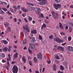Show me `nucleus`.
Instances as JSON below:
<instances>
[{
	"instance_id": "obj_60",
	"label": "nucleus",
	"mask_w": 73,
	"mask_h": 73,
	"mask_svg": "<svg viewBox=\"0 0 73 73\" xmlns=\"http://www.w3.org/2000/svg\"><path fill=\"white\" fill-rule=\"evenodd\" d=\"M44 70H45V68H43V70H42V72H44Z\"/></svg>"
},
{
	"instance_id": "obj_11",
	"label": "nucleus",
	"mask_w": 73,
	"mask_h": 73,
	"mask_svg": "<svg viewBox=\"0 0 73 73\" xmlns=\"http://www.w3.org/2000/svg\"><path fill=\"white\" fill-rule=\"evenodd\" d=\"M1 42H2V43H3L5 45H6V44H8V42L5 40H1Z\"/></svg>"
},
{
	"instance_id": "obj_6",
	"label": "nucleus",
	"mask_w": 73,
	"mask_h": 73,
	"mask_svg": "<svg viewBox=\"0 0 73 73\" xmlns=\"http://www.w3.org/2000/svg\"><path fill=\"white\" fill-rule=\"evenodd\" d=\"M35 10L37 14L40 15V9L36 7L35 8Z\"/></svg>"
},
{
	"instance_id": "obj_8",
	"label": "nucleus",
	"mask_w": 73,
	"mask_h": 73,
	"mask_svg": "<svg viewBox=\"0 0 73 73\" xmlns=\"http://www.w3.org/2000/svg\"><path fill=\"white\" fill-rule=\"evenodd\" d=\"M37 57L38 58L42 60V54L41 53H39L37 55Z\"/></svg>"
},
{
	"instance_id": "obj_43",
	"label": "nucleus",
	"mask_w": 73,
	"mask_h": 73,
	"mask_svg": "<svg viewBox=\"0 0 73 73\" xmlns=\"http://www.w3.org/2000/svg\"><path fill=\"white\" fill-rule=\"evenodd\" d=\"M22 16L23 17H25L26 16V14L24 13L22 14Z\"/></svg>"
},
{
	"instance_id": "obj_52",
	"label": "nucleus",
	"mask_w": 73,
	"mask_h": 73,
	"mask_svg": "<svg viewBox=\"0 0 73 73\" xmlns=\"http://www.w3.org/2000/svg\"><path fill=\"white\" fill-rule=\"evenodd\" d=\"M66 42H65V43H62V45H66Z\"/></svg>"
},
{
	"instance_id": "obj_45",
	"label": "nucleus",
	"mask_w": 73,
	"mask_h": 73,
	"mask_svg": "<svg viewBox=\"0 0 73 73\" xmlns=\"http://www.w3.org/2000/svg\"><path fill=\"white\" fill-rule=\"evenodd\" d=\"M47 63H48V64H50V63L51 62V61L50 60H47Z\"/></svg>"
},
{
	"instance_id": "obj_19",
	"label": "nucleus",
	"mask_w": 73,
	"mask_h": 73,
	"mask_svg": "<svg viewBox=\"0 0 73 73\" xmlns=\"http://www.w3.org/2000/svg\"><path fill=\"white\" fill-rule=\"evenodd\" d=\"M54 58H56V60H59L60 59V58H59V56H58V55H55Z\"/></svg>"
},
{
	"instance_id": "obj_50",
	"label": "nucleus",
	"mask_w": 73,
	"mask_h": 73,
	"mask_svg": "<svg viewBox=\"0 0 73 73\" xmlns=\"http://www.w3.org/2000/svg\"><path fill=\"white\" fill-rule=\"evenodd\" d=\"M10 11L11 12H14V11L12 9H10Z\"/></svg>"
},
{
	"instance_id": "obj_42",
	"label": "nucleus",
	"mask_w": 73,
	"mask_h": 73,
	"mask_svg": "<svg viewBox=\"0 0 73 73\" xmlns=\"http://www.w3.org/2000/svg\"><path fill=\"white\" fill-rule=\"evenodd\" d=\"M17 9H20V7L19 5L17 6Z\"/></svg>"
},
{
	"instance_id": "obj_30",
	"label": "nucleus",
	"mask_w": 73,
	"mask_h": 73,
	"mask_svg": "<svg viewBox=\"0 0 73 73\" xmlns=\"http://www.w3.org/2000/svg\"><path fill=\"white\" fill-rule=\"evenodd\" d=\"M7 14H8L9 15H12V14L11 13L10 11H8L7 12Z\"/></svg>"
},
{
	"instance_id": "obj_18",
	"label": "nucleus",
	"mask_w": 73,
	"mask_h": 73,
	"mask_svg": "<svg viewBox=\"0 0 73 73\" xmlns=\"http://www.w3.org/2000/svg\"><path fill=\"white\" fill-rule=\"evenodd\" d=\"M7 50H8V48L6 47H5L3 49V51L5 52H7Z\"/></svg>"
},
{
	"instance_id": "obj_55",
	"label": "nucleus",
	"mask_w": 73,
	"mask_h": 73,
	"mask_svg": "<svg viewBox=\"0 0 73 73\" xmlns=\"http://www.w3.org/2000/svg\"><path fill=\"white\" fill-rule=\"evenodd\" d=\"M27 47H26V46H25V47H24V48H23V49H24V50H26V49H27Z\"/></svg>"
},
{
	"instance_id": "obj_10",
	"label": "nucleus",
	"mask_w": 73,
	"mask_h": 73,
	"mask_svg": "<svg viewBox=\"0 0 73 73\" xmlns=\"http://www.w3.org/2000/svg\"><path fill=\"white\" fill-rule=\"evenodd\" d=\"M52 17H53L54 19H58V15H57V14L56 13L55 15L52 16Z\"/></svg>"
},
{
	"instance_id": "obj_23",
	"label": "nucleus",
	"mask_w": 73,
	"mask_h": 73,
	"mask_svg": "<svg viewBox=\"0 0 73 73\" xmlns=\"http://www.w3.org/2000/svg\"><path fill=\"white\" fill-rule=\"evenodd\" d=\"M27 43V39H25L23 41V45H25Z\"/></svg>"
},
{
	"instance_id": "obj_58",
	"label": "nucleus",
	"mask_w": 73,
	"mask_h": 73,
	"mask_svg": "<svg viewBox=\"0 0 73 73\" xmlns=\"http://www.w3.org/2000/svg\"><path fill=\"white\" fill-rule=\"evenodd\" d=\"M27 57H28V58L29 60L31 59V56H28Z\"/></svg>"
},
{
	"instance_id": "obj_4",
	"label": "nucleus",
	"mask_w": 73,
	"mask_h": 73,
	"mask_svg": "<svg viewBox=\"0 0 73 73\" xmlns=\"http://www.w3.org/2000/svg\"><path fill=\"white\" fill-rule=\"evenodd\" d=\"M68 52H73V47L71 46H68L66 48Z\"/></svg>"
},
{
	"instance_id": "obj_1",
	"label": "nucleus",
	"mask_w": 73,
	"mask_h": 73,
	"mask_svg": "<svg viewBox=\"0 0 73 73\" xmlns=\"http://www.w3.org/2000/svg\"><path fill=\"white\" fill-rule=\"evenodd\" d=\"M53 6L54 8L56 9V10H57L58 8H61V5L59 4H54Z\"/></svg>"
},
{
	"instance_id": "obj_29",
	"label": "nucleus",
	"mask_w": 73,
	"mask_h": 73,
	"mask_svg": "<svg viewBox=\"0 0 73 73\" xmlns=\"http://www.w3.org/2000/svg\"><path fill=\"white\" fill-rule=\"evenodd\" d=\"M63 64L66 66H68V63L66 62H64L63 63Z\"/></svg>"
},
{
	"instance_id": "obj_12",
	"label": "nucleus",
	"mask_w": 73,
	"mask_h": 73,
	"mask_svg": "<svg viewBox=\"0 0 73 73\" xmlns=\"http://www.w3.org/2000/svg\"><path fill=\"white\" fill-rule=\"evenodd\" d=\"M22 61L24 63H25L26 62V58L25 56H23L22 58Z\"/></svg>"
},
{
	"instance_id": "obj_47",
	"label": "nucleus",
	"mask_w": 73,
	"mask_h": 73,
	"mask_svg": "<svg viewBox=\"0 0 73 73\" xmlns=\"http://www.w3.org/2000/svg\"><path fill=\"white\" fill-rule=\"evenodd\" d=\"M14 21L15 22H17V19L16 18H14Z\"/></svg>"
},
{
	"instance_id": "obj_7",
	"label": "nucleus",
	"mask_w": 73,
	"mask_h": 73,
	"mask_svg": "<svg viewBox=\"0 0 73 73\" xmlns=\"http://www.w3.org/2000/svg\"><path fill=\"white\" fill-rule=\"evenodd\" d=\"M45 3H46V0H42V2L39 3V4L42 5L45 4Z\"/></svg>"
},
{
	"instance_id": "obj_21",
	"label": "nucleus",
	"mask_w": 73,
	"mask_h": 73,
	"mask_svg": "<svg viewBox=\"0 0 73 73\" xmlns=\"http://www.w3.org/2000/svg\"><path fill=\"white\" fill-rule=\"evenodd\" d=\"M13 8L14 9V11H15V12H16V10L17 9V6L15 5H14L13 7Z\"/></svg>"
},
{
	"instance_id": "obj_61",
	"label": "nucleus",
	"mask_w": 73,
	"mask_h": 73,
	"mask_svg": "<svg viewBox=\"0 0 73 73\" xmlns=\"http://www.w3.org/2000/svg\"><path fill=\"white\" fill-rule=\"evenodd\" d=\"M8 52H11V50L10 49H7Z\"/></svg>"
},
{
	"instance_id": "obj_41",
	"label": "nucleus",
	"mask_w": 73,
	"mask_h": 73,
	"mask_svg": "<svg viewBox=\"0 0 73 73\" xmlns=\"http://www.w3.org/2000/svg\"><path fill=\"white\" fill-rule=\"evenodd\" d=\"M1 13L3 15V14H4V13H5V12H4L2 10H1Z\"/></svg>"
},
{
	"instance_id": "obj_33",
	"label": "nucleus",
	"mask_w": 73,
	"mask_h": 73,
	"mask_svg": "<svg viewBox=\"0 0 73 73\" xmlns=\"http://www.w3.org/2000/svg\"><path fill=\"white\" fill-rule=\"evenodd\" d=\"M39 40H40L42 39V37L40 35H39Z\"/></svg>"
},
{
	"instance_id": "obj_36",
	"label": "nucleus",
	"mask_w": 73,
	"mask_h": 73,
	"mask_svg": "<svg viewBox=\"0 0 73 73\" xmlns=\"http://www.w3.org/2000/svg\"><path fill=\"white\" fill-rule=\"evenodd\" d=\"M49 38L50 39H52L53 38V35H51L49 37Z\"/></svg>"
},
{
	"instance_id": "obj_25",
	"label": "nucleus",
	"mask_w": 73,
	"mask_h": 73,
	"mask_svg": "<svg viewBox=\"0 0 73 73\" xmlns=\"http://www.w3.org/2000/svg\"><path fill=\"white\" fill-rule=\"evenodd\" d=\"M31 40L33 42L34 41H36V40H35V38L34 37H32Z\"/></svg>"
},
{
	"instance_id": "obj_15",
	"label": "nucleus",
	"mask_w": 73,
	"mask_h": 73,
	"mask_svg": "<svg viewBox=\"0 0 73 73\" xmlns=\"http://www.w3.org/2000/svg\"><path fill=\"white\" fill-rule=\"evenodd\" d=\"M11 27H8L7 28V29L6 30V32H11Z\"/></svg>"
},
{
	"instance_id": "obj_31",
	"label": "nucleus",
	"mask_w": 73,
	"mask_h": 73,
	"mask_svg": "<svg viewBox=\"0 0 73 73\" xmlns=\"http://www.w3.org/2000/svg\"><path fill=\"white\" fill-rule=\"evenodd\" d=\"M34 60L35 62H37V59L36 58V57H34Z\"/></svg>"
},
{
	"instance_id": "obj_24",
	"label": "nucleus",
	"mask_w": 73,
	"mask_h": 73,
	"mask_svg": "<svg viewBox=\"0 0 73 73\" xmlns=\"http://www.w3.org/2000/svg\"><path fill=\"white\" fill-rule=\"evenodd\" d=\"M26 3H27L28 5H31V6H34V5H33L32 3H29L28 2H26Z\"/></svg>"
},
{
	"instance_id": "obj_62",
	"label": "nucleus",
	"mask_w": 73,
	"mask_h": 73,
	"mask_svg": "<svg viewBox=\"0 0 73 73\" xmlns=\"http://www.w3.org/2000/svg\"><path fill=\"white\" fill-rule=\"evenodd\" d=\"M53 68H56V65H55V64H54L53 65Z\"/></svg>"
},
{
	"instance_id": "obj_27",
	"label": "nucleus",
	"mask_w": 73,
	"mask_h": 73,
	"mask_svg": "<svg viewBox=\"0 0 73 73\" xmlns=\"http://www.w3.org/2000/svg\"><path fill=\"white\" fill-rule=\"evenodd\" d=\"M51 13L52 14V16H54V15H56V13H55V12H54L53 11H52L51 12Z\"/></svg>"
},
{
	"instance_id": "obj_44",
	"label": "nucleus",
	"mask_w": 73,
	"mask_h": 73,
	"mask_svg": "<svg viewBox=\"0 0 73 73\" xmlns=\"http://www.w3.org/2000/svg\"><path fill=\"white\" fill-rule=\"evenodd\" d=\"M6 69H7V70H9V65H8L6 67Z\"/></svg>"
},
{
	"instance_id": "obj_22",
	"label": "nucleus",
	"mask_w": 73,
	"mask_h": 73,
	"mask_svg": "<svg viewBox=\"0 0 73 73\" xmlns=\"http://www.w3.org/2000/svg\"><path fill=\"white\" fill-rule=\"evenodd\" d=\"M59 27H60L61 29H63V27L62 25V24H61V23H59Z\"/></svg>"
},
{
	"instance_id": "obj_56",
	"label": "nucleus",
	"mask_w": 73,
	"mask_h": 73,
	"mask_svg": "<svg viewBox=\"0 0 73 73\" xmlns=\"http://www.w3.org/2000/svg\"><path fill=\"white\" fill-rule=\"evenodd\" d=\"M65 29H66L67 30V29H68V26H66V27Z\"/></svg>"
},
{
	"instance_id": "obj_5",
	"label": "nucleus",
	"mask_w": 73,
	"mask_h": 73,
	"mask_svg": "<svg viewBox=\"0 0 73 73\" xmlns=\"http://www.w3.org/2000/svg\"><path fill=\"white\" fill-rule=\"evenodd\" d=\"M28 25H26L25 26H24L23 27V29L26 30L28 32H30V30L28 28Z\"/></svg>"
},
{
	"instance_id": "obj_63",
	"label": "nucleus",
	"mask_w": 73,
	"mask_h": 73,
	"mask_svg": "<svg viewBox=\"0 0 73 73\" xmlns=\"http://www.w3.org/2000/svg\"><path fill=\"white\" fill-rule=\"evenodd\" d=\"M70 8H73V5H71L70 6Z\"/></svg>"
},
{
	"instance_id": "obj_34",
	"label": "nucleus",
	"mask_w": 73,
	"mask_h": 73,
	"mask_svg": "<svg viewBox=\"0 0 73 73\" xmlns=\"http://www.w3.org/2000/svg\"><path fill=\"white\" fill-rule=\"evenodd\" d=\"M68 40L69 41H71V40H72V37L71 36L69 37L68 38Z\"/></svg>"
},
{
	"instance_id": "obj_59",
	"label": "nucleus",
	"mask_w": 73,
	"mask_h": 73,
	"mask_svg": "<svg viewBox=\"0 0 73 73\" xmlns=\"http://www.w3.org/2000/svg\"><path fill=\"white\" fill-rule=\"evenodd\" d=\"M40 72L41 73L42 72V68H40Z\"/></svg>"
},
{
	"instance_id": "obj_28",
	"label": "nucleus",
	"mask_w": 73,
	"mask_h": 73,
	"mask_svg": "<svg viewBox=\"0 0 73 73\" xmlns=\"http://www.w3.org/2000/svg\"><path fill=\"white\" fill-rule=\"evenodd\" d=\"M28 17L29 18V21H32V17H30L29 16H28Z\"/></svg>"
},
{
	"instance_id": "obj_16",
	"label": "nucleus",
	"mask_w": 73,
	"mask_h": 73,
	"mask_svg": "<svg viewBox=\"0 0 73 73\" xmlns=\"http://www.w3.org/2000/svg\"><path fill=\"white\" fill-rule=\"evenodd\" d=\"M18 57V53L16 52L15 54H14L13 55L14 58H17Z\"/></svg>"
},
{
	"instance_id": "obj_35",
	"label": "nucleus",
	"mask_w": 73,
	"mask_h": 73,
	"mask_svg": "<svg viewBox=\"0 0 73 73\" xmlns=\"http://www.w3.org/2000/svg\"><path fill=\"white\" fill-rule=\"evenodd\" d=\"M29 64L31 65V66H32V61L30 60L29 61Z\"/></svg>"
},
{
	"instance_id": "obj_3",
	"label": "nucleus",
	"mask_w": 73,
	"mask_h": 73,
	"mask_svg": "<svg viewBox=\"0 0 73 73\" xmlns=\"http://www.w3.org/2000/svg\"><path fill=\"white\" fill-rule=\"evenodd\" d=\"M13 73H17L18 72V67L17 66H13Z\"/></svg>"
},
{
	"instance_id": "obj_32",
	"label": "nucleus",
	"mask_w": 73,
	"mask_h": 73,
	"mask_svg": "<svg viewBox=\"0 0 73 73\" xmlns=\"http://www.w3.org/2000/svg\"><path fill=\"white\" fill-rule=\"evenodd\" d=\"M42 26L43 28H46V25L45 23H43Z\"/></svg>"
},
{
	"instance_id": "obj_53",
	"label": "nucleus",
	"mask_w": 73,
	"mask_h": 73,
	"mask_svg": "<svg viewBox=\"0 0 73 73\" xmlns=\"http://www.w3.org/2000/svg\"><path fill=\"white\" fill-rule=\"evenodd\" d=\"M31 51H32L29 48V52L30 53H31Z\"/></svg>"
},
{
	"instance_id": "obj_40",
	"label": "nucleus",
	"mask_w": 73,
	"mask_h": 73,
	"mask_svg": "<svg viewBox=\"0 0 73 73\" xmlns=\"http://www.w3.org/2000/svg\"><path fill=\"white\" fill-rule=\"evenodd\" d=\"M60 34H61L62 36V35H65V33L63 32H60Z\"/></svg>"
},
{
	"instance_id": "obj_13",
	"label": "nucleus",
	"mask_w": 73,
	"mask_h": 73,
	"mask_svg": "<svg viewBox=\"0 0 73 73\" xmlns=\"http://www.w3.org/2000/svg\"><path fill=\"white\" fill-rule=\"evenodd\" d=\"M9 23L8 22H5L4 23V25L5 27H7L9 26Z\"/></svg>"
},
{
	"instance_id": "obj_26",
	"label": "nucleus",
	"mask_w": 73,
	"mask_h": 73,
	"mask_svg": "<svg viewBox=\"0 0 73 73\" xmlns=\"http://www.w3.org/2000/svg\"><path fill=\"white\" fill-rule=\"evenodd\" d=\"M60 69L61 70H63L64 69V67L62 65H61L60 66Z\"/></svg>"
},
{
	"instance_id": "obj_9",
	"label": "nucleus",
	"mask_w": 73,
	"mask_h": 73,
	"mask_svg": "<svg viewBox=\"0 0 73 73\" xmlns=\"http://www.w3.org/2000/svg\"><path fill=\"white\" fill-rule=\"evenodd\" d=\"M29 48L33 50V49H35V46L33 44H30L29 45Z\"/></svg>"
},
{
	"instance_id": "obj_64",
	"label": "nucleus",
	"mask_w": 73,
	"mask_h": 73,
	"mask_svg": "<svg viewBox=\"0 0 73 73\" xmlns=\"http://www.w3.org/2000/svg\"><path fill=\"white\" fill-rule=\"evenodd\" d=\"M35 73H39L38 71L36 70L35 71Z\"/></svg>"
},
{
	"instance_id": "obj_54",
	"label": "nucleus",
	"mask_w": 73,
	"mask_h": 73,
	"mask_svg": "<svg viewBox=\"0 0 73 73\" xmlns=\"http://www.w3.org/2000/svg\"><path fill=\"white\" fill-rule=\"evenodd\" d=\"M29 72L30 73H32V70L31 69V68L29 70Z\"/></svg>"
},
{
	"instance_id": "obj_39",
	"label": "nucleus",
	"mask_w": 73,
	"mask_h": 73,
	"mask_svg": "<svg viewBox=\"0 0 73 73\" xmlns=\"http://www.w3.org/2000/svg\"><path fill=\"white\" fill-rule=\"evenodd\" d=\"M1 55H2V57H3V58H4V57H5V54H4L3 53H2Z\"/></svg>"
},
{
	"instance_id": "obj_2",
	"label": "nucleus",
	"mask_w": 73,
	"mask_h": 73,
	"mask_svg": "<svg viewBox=\"0 0 73 73\" xmlns=\"http://www.w3.org/2000/svg\"><path fill=\"white\" fill-rule=\"evenodd\" d=\"M54 40L56 41V42H57L58 43H62V42H64V40H61L58 38H54Z\"/></svg>"
},
{
	"instance_id": "obj_48",
	"label": "nucleus",
	"mask_w": 73,
	"mask_h": 73,
	"mask_svg": "<svg viewBox=\"0 0 73 73\" xmlns=\"http://www.w3.org/2000/svg\"><path fill=\"white\" fill-rule=\"evenodd\" d=\"M7 61H9V60H11V58H7Z\"/></svg>"
},
{
	"instance_id": "obj_51",
	"label": "nucleus",
	"mask_w": 73,
	"mask_h": 73,
	"mask_svg": "<svg viewBox=\"0 0 73 73\" xmlns=\"http://www.w3.org/2000/svg\"><path fill=\"white\" fill-rule=\"evenodd\" d=\"M45 23H46V24H49V23L48 21H45Z\"/></svg>"
},
{
	"instance_id": "obj_46",
	"label": "nucleus",
	"mask_w": 73,
	"mask_h": 73,
	"mask_svg": "<svg viewBox=\"0 0 73 73\" xmlns=\"http://www.w3.org/2000/svg\"><path fill=\"white\" fill-rule=\"evenodd\" d=\"M54 1L56 2L57 3H59V1L58 0H54Z\"/></svg>"
},
{
	"instance_id": "obj_20",
	"label": "nucleus",
	"mask_w": 73,
	"mask_h": 73,
	"mask_svg": "<svg viewBox=\"0 0 73 73\" xmlns=\"http://www.w3.org/2000/svg\"><path fill=\"white\" fill-rule=\"evenodd\" d=\"M54 47L55 48V49H57L58 50V49H60V46H58L56 45H55Z\"/></svg>"
},
{
	"instance_id": "obj_57",
	"label": "nucleus",
	"mask_w": 73,
	"mask_h": 73,
	"mask_svg": "<svg viewBox=\"0 0 73 73\" xmlns=\"http://www.w3.org/2000/svg\"><path fill=\"white\" fill-rule=\"evenodd\" d=\"M13 17H12V16H10L9 17V18L10 19H13Z\"/></svg>"
},
{
	"instance_id": "obj_17",
	"label": "nucleus",
	"mask_w": 73,
	"mask_h": 73,
	"mask_svg": "<svg viewBox=\"0 0 73 73\" xmlns=\"http://www.w3.org/2000/svg\"><path fill=\"white\" fill-rule=\"evenodd\" d=\"M31 33H34V34H36L37 33V31L35 30H33L31 31Z\"/></svg>"
},
{
	"instance_id": "obj_49",
	"label": "nucleus",
	"mask_w": 73,
	"mask_h": 73,
	"mask_svg": "<svg viewBox=\"0 0 73 73\" xmlns=\"http://www.w3.org/2000/svg\"><path fill=\"white\" fill-rule=\"evenodd\" d=\"M24 20L25 22H26V23H28V21H27V19L24 18Z\"/></svg>"
},
{
	"instance_id": "obj_14",
	"label": "nucleus",
	"mask_w": 73,
	"mask_h": 73,
	"mask_svg": "<svg viewBox=\"0 0 73 73\" xmlns=\"http://www.w3.org/2000/svg\"><path fill=\"white\" fill-rule=\"evenodd\" d=\"M21 10L23 11V12H28V10L26 9H24V7L21 8Z\"/></svg>"
},
{
	"instance_id": "obj_37",
	"label": "nucleus",
	"mask_w": 73,
	"mask_h": 73,
	"mask_svg": "<svg viewBox=\"0 0 73 73\" xmlns=\"http://www.w3.org/2000/svg\"><path fill=\"white\" fill-rule=\"evenodd\" d=\"M2 9L3 10V11H8V9L5 8H3Z\"/></svg>"
},
{
	"instance_id": "obj_38",
	"label": "nucleus",
	"mask_w": 73,
	"mask_h": 73,
	"mask_svg": "<svg viewBox=\"0 0 73 73\" xmlns=\"http://www.w3.org/2000/svg\"><path fill=\"white\" fill-rule=\"evenodd\" d=\"M60 49L62 50H64V47L61 46H60Z\"/></svg>"
}]
</instances>
